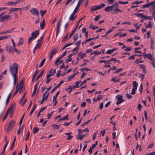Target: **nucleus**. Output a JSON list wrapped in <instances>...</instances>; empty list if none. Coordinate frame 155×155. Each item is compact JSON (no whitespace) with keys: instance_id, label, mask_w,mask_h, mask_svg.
<instances>
[{"instance_id":"1","label":"nucleus","mask_w":155,"mask_h":155,"mask_svg":"<svg viewBox=\"0 0 155 155\" xmlns=\"http://www.w3.org/2000/svg\"><path fill=\"white\" fill-rule=\"evenodd\" d=\"M18 66L17 63H15L12 65L9 66L10 71L12 75L14 77V85H15L17 81Z\"/></svg>"},{"instance_id":"2","label":"nucleus","mask_w":155,"mask_h":155,"mask_svg":"<svg viewBox=\"0 0 155 155\" xmlns=\"http://www.w3.org/2000/svg\"><path fill=\"white\" fill-rule=\"evenodd\" d=\"M15 121L12 120L9 122L8 127L7 130V131L8 132L9 130L13 128L15 126Z\"/></svg>"},{"instance_id":"3","label":"nucleus","mask_w":155,"mask_h":155,"mask_svg":"<svg viewBox=\"0 0 155 155\" xmlns=\"http://www.w3.org/2000/svg\"><path fill=\"white\" fill-rule=\"evenodd\" d=\"M117 97V100L118 101H117L116 103L117 105H118L125 101V100L122 99L123 96L122 95H121L120 94H118L116 96V97Z\"/></svg>"},{"instance_id":"4","label":"nucleus","mask_w":155,"mask_h":155,"mask_svg":"<svg viewBox=\"0 0 155 155\" xmlns=\"http://www.w3.org/2000/svg\"><path fill=\"white\" fill-rule=\"evenodd\" d=\"M111 6H112V11H118L121 12H122V11L118 8V5L117 2H116L114 3Z\"/></svg>"},{"instance_id":"5","label":"nucleus","mask_w":155,"mask_h":155,"mask_svg":"<svg viewBox=\"0 0 155 155\" xmlns=\"http://www.w3.org/2000/svg\"><path fill=\"white\" fill-rule=\"evenodd\" d=\"M58 50V48H54L52 50L49 55L50 60H51L53 56L57 53Z\"/></svg>"},{"instance_id":"6","label":"nucleus","mask_w":155,"mask_h":155,"mask_svg":"<svg viewBox=\"0 0 155 155\" xmlns=\"http://www.w3.org/2000/svg\"><path fill=\"white\" fill-rule=\"evenodd\" d=\"M30 12L33 15L36 16H38L39 15L38 11L35 8H32L30 10Z\"/></svg>"},{"instance_id":"7","label":"nucleus","mask_w":155,"mask_h":155,"mask_svg":"<svg viewBox=\"0 0 155 155\" xmlns=\"http://www.w3.org/2000/svg\"><path fill=\"white\" fill-rule=\"evenodd\" d=\"M10 18V16L8 15H6L0 18V22H4L5 20H8Z\"/></svg>"},{"instance_id":"8","label":"nucleus","mask_w":155,"mask_h":155,"mask_svg":"<svg viewBox=\"0 0 155 155\" xmlns=\"http://www.w3.org/2000/svg\"><path fill=\"white\" fill-rule=\"evenodd\" d=\"M143 55L144 56V58L147 57V59H149L151 61L153 59L152 56L150 53L145 54L143 53Z\"/></svg>"},{"instance_id":"9","label":"nucleus","mask_w":155,"mask_h":155,"mask_svg":"<svg viewBox=\"0 0 155 155\" xmlns=\"http://www.w3.org/2000/svg\"><path fill=\"white\" fill-rule=\"evenodd\" d=\"M60 93V91H58L57 93L56 94V95L55 96H54L53 97V101L54 102H55V104L54 105V106H55L56 105L57 103V101L56 100V98L59 95V94Z\"/></svg>"},{"instance_id":"10","label":"nucleus","mask_w":155,"mask_h":155,"mask_svg":"<svg viewBox=\"0 0 155 155\" xmlns=\"http://www.w3.org/2000/svg\"><path fill=\"white\" fill-rule=\"evenodd\" d=\"M154 3H155V2L154 1L153 2H152L150 3H147V4H145V5H143L142 6L141 8H148L149 7H150V5H153L154 4Z\"/></svg>"},{"instance_id":"11","label":"nucleus","mask_w":155,"mask_h":155,"mask_svg":"<svg viewBox=\"0 0 155 155\" xmlns=\"http://www.w3.org/2000/svg\"><path fill=\"white\" fill-rule=\"evenodd\" d=\"M64 82L63 81H61L60 83L56 87H55L52 90L51 92V93H52V92H54L55 90V89L58 88Z\"/></svg>"},{"instance_id":"12","label":"nucleus","mask_w":155,"mask_h":155,"mask_svg":"<svg viewBox=\"0 0 155 155\" xmlns=\"http://www.w3.org/2000/svg\"><path fill=\"white\" fill-rule=\"evenodd\" d=\"M39 30H37L34 31V32H32L31 33V34H33V37L35 38H36L37 37V36L39 35Z\"/></svg>"},{"instance_id":"13","label":"nucleus","mask_w":155,"mask_h":155,"mask_svg":"<svg viewBox=\"0 0 155 155\" xmlns=\"http://www.w3.org/2000/svg\"><path fill=\"white\" fill-rule=\"evenodd\" d=\"M6 51L9 53H13L12 48L11 46L9 45H7L6 47Z\"/></svg>"},{"instance_id":"14","label":"nucleus","mask_w":155,"mask_h":155,"mask_svg":"<svg viewBox=\"0 0 155 155\" xmlns=\"http://www.w3.org/2000/svg\"><path fill=\"white\" fill-rule=\"evenodd\" d=\"M15 107V105L14 104H12L9 109L7 110V111H8L9 113H12L14 107Z\"/></svg>"},{"instance_id":"15","label":"nucleus","mask_w":155,"mask_h":155,"mask_svg":"<svg viewBox=\"0 0 155 155\" xmlns=\"http://www.w3.org/2000/svg\"><path fill=\"white\" fill-rule=\"evenodd\" d=\"M72 134V133L70 132L69 133H67L65 134L66 135L68 136L67 138V140H70L71 138L73 137V136L71 135V134Z\"/></svg>"},{"instance_id":"16","label":"nucleus","mask_w":155,"mask_h":155,"mask_svg":"<svg viewBox=\"0 0 155 155\" xmlns=\"http://www.w3.org/2000/svg\"><path fill=\"white\" fill-rule=\"evenodd\" d=\"M112 6H107L104 8V11L106 12H110V11H112Z\"/></svg>"},{"instance_id":"17","label":"nucleus","mask_w":155,"mask_h":155,"mask_svg":"<svg viewBox=\"0 0 155 155\" xmlns=\"http://www.w3.org/2000/svg\"><path fill=\"white\" fill-rule=\"evenodd\" d=\"M24 98H23L22 97L21 99L20 100V103L21 104V106H23L24 105V104H25V103L26 102L27 99L26 98H25L24 99V101L23 102V100L24 99Z\"/></svg>"},{"instance_id":"18","label":"nucleus","mask_w":155,"mask_h":155,"mask_svg":"<svg viewBox=\"0 0 155 155\" xmlns=\"http://www.w3.org/2000/svg\"><path fill=\"white\" fill-rule=\"evenodd\" d=\"M38 71L37 70H36L34 73V74H33L32 78V82H33L34 81V79L37 75V74L38 73Z\"/></svg>"},{"instance_id":"19","label":"nucleus","mask_w":155,"mask_h":155,"mask_svg":"<svg viewBox=\"0 0 155 155\" xmlns=\"http://www.w3.org/2000/svg\"><path fill=\"white\" fill-rule=\"evenodd\" d=\"M90 9V12H93L94 11L97 10L96 5H94L92 6L91 7Z\"/></svg>"},{"instance_id":"20","label":"nucleus","mask_w":155,"mask_h":155,"mask_svg":"<svg viewBox=\"0 0 155 155\" xmlns=\"http://www.w3.org/2000/svg\"><path fill=\"white\" fill-rule=\"evenodd\" d=\"M81 5V4H79V3H78L77 5V6L76 7L75 9H74V11L73 12V13H76L77 11L78 10L79 8V7Z\"/></svg>"},{"instance_id":"21","label":"nucleus","mask_w":155,"mask_h":155,"mask_svg":"<svg viewBox=\"0 0 155 155\" xmlns=\"http://www.w3.org/2000/svg\"><path fill=\"white\" fill-rule=\"evenodd\" d=\"M87 134L85 135L82 134L81 135H77V139H80L81 140H82L84 137L86 136Z\"/></svg>"},{"instance_id":"22","label":"nucleus","mask_w":155,"mask_h":155,"mask_svg":"<svg viewBox=\"0 0 155 155\" xmlns=\"http://www.w3.org/2000/svg\"><path fill=\"white\" fill-rule=\"evenodd\" d=\"M20 9V11H21V8H10L9 10L11 12H16L18 10Z\"/></svg>"},{"instance_id":"23","label":"nucleus","mask_w":155,"mask_h":155,"mask_svg":"<svg viewBox=\"0 0 155 155\" xmlns=\"http://www.w3.org/2000/svg\"><path fill=\"white\" fill-rule=\"evenodd\" d=\"M75 13H72L71 15L70 18H69V20H74L75 18H76V17L74 16V15Z\"/></svg>"},{"instance_id":"24","label":"nucleus","mask_w":155,"mask_h":155,"mask_svg":"<svg viewBox=\"0 0 155 155\" xmlns=\"http://www.w3.org/2000/svg\"><path fill=\"white\" fill-rule=\"evenodd\" d=\"M24 42V40L23 38H21L19 39V41L18 43V46H20L21 45H22Z\"/></svg>"},{"instance_id":"25","label":"nucleus","mask_w":155,"mask_h":155,"mask_svg":"<svg viewBox=\"0 0 155 155\" xmlns=\"http://www.w3.org/2000/svg\"><path fill=\"white\" fill-rule=\"evenodd\" d=\"M105 5L104 3H102L100 4V5H96L97 8V10L101 9L102 8L104 7Z\"/></svg>"},{"instance_id":"26","label":"nucleus","mask_w":155,"mask_h":155,"mask_svg":"<svg viewBox=\"0 0 155 155\" xmlns=\"http://www.w3.org/2000/svg\"><path fill=\"white\" fill-rule=\"evenodd\" d=\"M10 38V35L5 36L2 37H0V40L6 39L7 38Z\"/></svg>"},{"instance_id":"27","label":"nucleus","mask_w":155,"mask_h":155,"mask_svg":"<svg viewBox=\"0 0 155 155\" xmlns=\"http://www.w3.org/2000/svg\"><path fill=\"white\" fill-rule=\"evenodd\" d=\"M45 19H44L43 21V22L42 23H41L40 24V27L41 29H43L45 27Z\"/></svg>"},{"instance_id":"28","label":"nucleus","mask_w":155,"mask_h":155,"mask_svg":"<svg viewBox=\"0 0 155 155\" xmlns=\"http://www.w3.org/2000/svg\"><path fill=\"white\" fill-rule=\"evenodd\" d=\"M134 15H137L138 17H140L141 18H143L144 17V15L141 13H135Z\"/></svg>"},{"instance_id":"29","label":"nucleus","mask_w":155,"mask_h":155,"mask_svg":"<svg viewBox=\"0 0 155 155\" xmlns=\"http://www.w3.org/2000/svg\"><path fill=\"white\" fill-rule=\"evenodd\" d=\"M44 71H42L41 72L40 74H39V75L36 78V81H37L42 76V74H43Z\"/></svg>"},{"instance_id":"30","label":"nucleus","mask_w":155,"mask_h":155,"mask_svg":"<svg viewBox=\"0 0 155 155\" xmlns=\"http://www.w3.org/2000/svg\"><path fill=\"white\" fill-rule=\"evenodd\" d=\"M78 26H77L72 31L71 34H70L69 35V36L68 38H70L72 36L74 32L76 31L77 28Z\"/></svg>"},{"instance_id":"31","label":"nucleus","mask_w":155,"mask_h":155,"mask_svg":"<svg viewBox=\"0 0 155 155\" xmlns=\"http://www.w3.org/2000/svg\"><path fill=\"white\" fill-rule=\"evenodd\" d=\"M49 93L47 94L45 98H42V100L40 104H42L43 103V102L45 100H47V99L48 97V96L49 95Z\"/></svg>"},{"instance_id":"32","label":"nucleus","mask_w":155,"mask_h":155,"mask_svg":"<svg viewBox=\"0 0 155 155\" xmlns=\"http://www.w3.org/2000/svg\"><path fill=\"white\" fill-rule=\"evenodd\" d=\"M41 43H40V42L38 41V42L36 44V45L35 47V49H39L40 48Z\"/></svg>"},{"instance_id":"33","label":"nucleus","mask_w":155,"mask_h":155,"mask_svg":"<svg viewBox=\"0 0 155 155\" xmlns=\"http://www.w3.org/2000/svg\"><path fill=\"white\" fill-rule=\"evenodd\" d=\"M84 53H82L81 52H79L78 55V56L80 57L81 58L83 59L84 58V56L85 55Z\"/></svg>"},{"instance_id":"34","label":"nucleus","mask_w":155,"mask_h":155,"mask_svg":"<svg viewBox=\"0 0 155 155\" xmlns=\"http://www.w3.org/2000/svg\"><path fill=\"white\" fill-rule=\"evenodd\" d=\"M133 87L134 88H136V89H137V83L136 81H134L133 82Z\"/></svg>"},{"instance_id":"35","label":"nucleus","mask_w":155,"mask_h":155,"mask_svg":"<svg viewBox=\"0 0 155 155\" xmlns=\"http://www.w3.org/2000/svg\"><path fill=\"white\" fill-rule=\"evenodd\" d=\"M45 61V59L44 58L42 61L41 62L40 64L39 65V67H41L43 66L44 64Z\"/></svg>"},{"instance_id":"36","label":"nucleus","mask_w":155,"mask_h":155,"mask_svg":"<svg viewBox=\"0 0 155 155\" xmlns=\"http://www.w3.org/2000/svg\"><path fill=\"white\" fill-rule=\"evenodd\" d=\"M39 130V128L37 127H34L33 128V133L34 134H36L37 133Z\"/></svg>"},{"instance_id":"37","label":"nucleus","mask_w":155,"mask_h":155,"mask_svg":"<svg viewBox=\"0 0 155 155\" xmlns=\"http://www.w3.org/2000/svg\"><path fill=\"white\" fill-rule=\"evenodd\" d=\"M61 20H60L57 23V28L60 29V26L61 25Z\"/></svg>"},{"instance_id":"38","label":"nucleus","mask_w":155,"mask_h":155,"mask_svg":"<svg viewBox=\"0 0 155 155\" xmlns=\"http://www.w3.org/2000/svg\"><path fill=\"white\" fill-rule=\"evenodd\" d=\"M33 34H31V36L30 37H29L28 38V44H30V42L32 40H34L35 39V38L33 37Z\"/></svg>"},{"instance_id":"39","label":"nucleus","mask_w":155,"mask_h":155,"mask_svg":"<svg viewBox=\"0 0 155 155\" xmlns=\"http://www.w3.org/2000/svg\"><path fill=\"white\" fill-rule=\"evenodd\" d=\"M33 34H31V36L30 37H29L28 38V44H30V42L32 40H34L35 39V38L33 37Z\"/></svg>"},{"instance_id":"40","label":"nucleus","mask_w":155,"mask_h":155,"mask_svg":"<svg viewBox=\"0 0 155 155\" xmlns=\"http://www.w3.org/2000/svg\"><path fill=\"white\" fill-rule=\"evenodd\" d=\"M6 5H7L11 6L12 5H15L14 4V2L12 1H9L7 3Z\"/></svg>"},{"instance_id":"41","label":"nucleus","mask_w":155,"mask_h":155,"mask_svg":"<svg viewBox=\"0 0 155 155\" xmlns=\"http://www.w3.org/2000/svg\"><path fill=\"white\" fill-rule=\"evenodd\" d=\"M41 15L42 17H43V15L45 14L46 12V10H45L44 11H43L42 10H41L40 11Z\"/></svg>"},{"instance_id":"42","label":"nucleus","mask_w":155,"mask_h":155,"mask_svg":"<svg viewBox=\"0 0 155 155\" xmlns=\"http://www.w3.org/2000/svg\"><path fill=\"white\" fill-rule=\"evenodd\" d=\"M152 28V25L151 24V21L149 22H148V25H146L145 26V28Z\"/></svg>"},{"instance_id":"43","label":"nucleus","mask_w":155,"mask_h":155,"mask_svg":"<svg viewBox=\"0 0 155 155\" xmlns=\"http://www.w3.org/2000/svg\"><path fill=\"white\" fill-rule=\"evenodd\" d=\"M74 75H72L68 77V81H71L73 78H74Z\"/></svg>"},{"instance_id":"44","label":"nucleus","mask_w":155,"mask_h":155,"mask_svg":"<svg viewBox=\"0 0 155 155\" xmlns=\"http://www.w3.org/2000/svg\"><path fill=\"white\" fill-rule=\"evenodd\" d=\"M143 2L142 1H141L140 2H139L138 1H135L133 2H132V5H134V4H140V3H142Z\"/></svg>"},{"instance_id":"45","label":"nucleus","mask_w":155,"mask_h":155,"mask_svg":"<svg viewBox=\"0 0 155 155\" xmlns=\"http://www.w3.org/2000/svg\"><path fill=\"white\" fill-rule=\"evenodd\" d=\"M85 70H86L87 71H91V70L87 68H82L81 69V71L82 72H83V71H84Z\"/></svg>"},{"instance_id":"46","label":"nucleus","mask_w":155,"mask_h":155,"mask_svg":"<svg viewBox=\"0 0 155 155\" xmlns=\"http://www.w3.org/2000/svg\"><path fill=\"white\" fill-rule=\"evenodd\" d=\"M68 114H67L65 117H63L61 119L62 120H68Z\"/></svg>"},{"instance_id":"47","label":"nucleus","mask_w":155,"mask_h":155,"mask_svg":"<svg viewBox=\"0 0 155 155\" xmlns=\"http://www.w3.org/2000/svg\"><path fill=\"white\" fill-rule=\"evenodd\" d=\"M117 77L112 78L111 79V81H114V82H118L119 81V79L116 80Z\"/></svg>"},{"instance_id":"48","label":"nucleus","mask_w":155,"mask_h":155,"mask_svg":"<svg viewBox=\"0 0 155 155\" xmlns=\"http://www.w3.org/2000/svg\"><path fill=\"white\" fill-rule=\"evenodd\" d=\"M137 89L136 88H133L132 90V92L130 94L134 95L135 94L136 90Z\"/></svg>"},{"instance_id":"49","label":"nucleus","mask_w":155,"mask_h":155,"mask_svg":"<svg viewBox=\"0 0 155 155\" xmlns=\"http://www.w3.org/2000/svg\"><path fill=\"white\" fill-rule=\"evenodd\" d=\"M11 92L9 94V95H8L7 98V100H6V104H7V103H8V101H9V100L11 98Z\"/></svg>"},{"instance_id":"50","label":"nucleus","mask_w":155,"mask_h":155,"mask_svg":"<svg viewBox=\"0 0 155 155\" xmlns=\"http://www.w3.org/2000/svg\"><path fill=\"white\" fill-rule=\"evenodd\" d=\"M78 38V34H75L74 37V40L75 41H76Z\"/></svg>"},{"instance_id":"51","label":"nucleus","mask_w":155,"mask_h":155,"mask_svg":"<svg viewBox=\"0 0 155 155\" xmlns=\"http://www.w3.org/2000/svg\"><path fill=\"white\" fill-rule=\"evenodd\" d=\"M11 114L10 113H9L8 111H7L5 115V116L4 117V118H3V120L4 121L7 118V117L8 116V114Z\"/></svg>"},{"instance_id":"52","label":"nucleus","mask_w":155,"mask_h":155,"mask_svg":"<svg viewBox=\"0 0 155 155\" xmlns=\"http://www.w3.org/2000/svg\"><path fill=\"white\" fill-rule=\"evenodd\" d=\"M15 29V28H11L10 30L7 31V32H8V33H10L11 32H14V30Z\"/></svg>"},{"instance_id":"53","label":"nucleus","mask_w":155,"mask_h":155,"mask_svg":"<svg viewBox=\"0 0 155 155\" xmlns=\"http://www.w3.org/2000/svg\"><path fill=\"white\" fill-rule=\"evenodd\" d=\"M126 95L127 97V98L128 99H131L132 97V96L128 93L126 94Z\"/></svg>"},{"instance_id":"54","label":"nucleus","mask_w":155,"mask_h":155,"mask_svg":"<svg viewBox=\"0 0 155 155\" xmlns=\"http://www.w3.org/2000/svg\"><path fill=\"white\" fill-rule=\"evenodd\" d=\"M30 135V133L28 131L27 133V135L26 136V138H25V140L27 141L28 139L29 136Z\"/></svg>"},{"instance_id":"55","label":"nucleus","mask_w":155,"mask_h":155,"mask_svg":"<svg viewBox=\"0 0 155 155\" xmlns=\"http://www.w3.org/2000/svg\"><path fill=\"white\" fill-rule=\"evenodd\" d=\"M8 143V141H7L6 142L5 145H4V149H3V153H5V149L6 148V147H7V146Z\"/></svg>"},{"instance_id":"56","label":"nucleus","mask_w":155,"mask_h":155,"mask_svg":"<svg viewBox=\"0 0 155 155\" xmlns=\"http://www.w3.org/2000/svg\"><path fill=\"white\" fill-rule=\"evenodd\" d=\"M145 19H148V20H151L152 18L151 16H146L144 15V17H143Z\"/></svg>"},{"instance_id":"57","label":"nucleus","mask_w":155,"mask_h":155,"mask_svg":"<svg viewBox=\"0 0 155 155\" xmlns=\"http://www.w3.org/2000/svg\"><path fill=\"white\" fill-rule=\"evenodd\" d=\"M103 96L102 95H98L97 98L96 99V100L99 101L102 98Z\"/></svg>"},{"instance_id":"58","label":"nucleus","mask_w":155,"mask_h":155,"mask_svg":"<svg viewBox=\"0 0 155 155\" xmlns=\"http://www.w3.org/2000/svg\"><path fill=\"white\" fill-rule=\"evenodd\" d=\"M101 17V15H99L98 16H96L94 19L95 21H97L99 20Z\"/></svg>"},{"instance_id":"59","label":"nucleus","mask_w":155,"mask_h":155,"mask_svg":"<svg viewBox=\"0 0 155 155\" xmlns=\"http://www.w3.org/2000/svg\"><path fill=\"white\" fill-rule=\"evenodd\" d=\"M20 87H21V84H20L18 86V84L17 86V87H16V91H18H18H19V90H20Z\"/></svg>"},{"instance_id":"60","label":"nucleus","mask_w":155,"mask_h":155,"mask_svg":"<svg viewBox=\"0 0 155 155\" xmlns=\"http://www.w3.org/2000/svg\"><path fill=\"white\" fill-rule=\"evenodd\" d=\"M52 126L54 129H58L59 128L57 124H53Z\"/></svg>"},{"instance_id":"61","label":"nucleus","mask_w":155,"mask_h":155,"mask_svg":"<svg viewBox=\"0 0 155 155\" xmlns=\"http://www.w3.org/2000/svg\"><path fill=\"white\" fill-rule=\"evenodd\" d=\"M153 146V143H151L149 144L147 147V148L149 149L150 148L152 147Z\"/></svg>"},{"instance_id":"62","label":"nucleus","mask_w":155,"mask_h":155,"mask_svg":"<svg viewBox=\"0 0 155 155\" xmlns=\"http://www.w3.org/2000/svg\"><path fill=\"white\" fill-rule=\"evenodd\" d=\"M131 49V47H127L126 49H125V51H130Z\"/></svg>"},{"instance_id":"63","label":"nucleus","mask_w":155,"mask_h":155,"mask_svg":"<svg viewBox=\"0 0 155 155\" xmlns=\"http://www.w3.org/2000/svg\"><path fill=\"white\" fill-rule=\"evenodd\" d=\"M151 62L153 67L154 68H155V61H154V59H153V60H152Z\"/></svg>"},{"instance_id":"64","label":"nucleus","mask_w":155,"mask_h":155,"mask_svg":"<svg viewBox=\"0 0 155 155\" xmlns=\"http://www.w3.org/2000/svg\"><path fill=\"white\" fill-rule=\"evenodd\" d=\"M146 155H155V151L147 154Z\"/></svg>"}]
</instances>
